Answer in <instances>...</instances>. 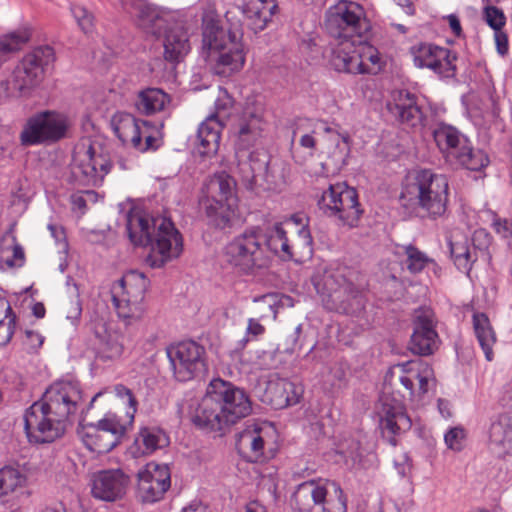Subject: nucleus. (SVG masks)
I'll list each match as a JSON object with an SVG mask.
<instances>
[{"label": "nucleus", "mask_w": 512, "mask_h": 512, "mask_svg": "<svg viewBox=\"0 0 512 512\" xmlns=\"http://www.w3.org/2000/svg\"><path fill=\"white\" fill-rule=\"evenodd\" d=\"M453 160L471 171H480L489 164L488 156L482 150L473 149L470 141L464 145Z\"/></svg>", "instance_id": "a19ab883"}, {"label": "nucleus", "mask_w": 512, "mask_h": 512, "mask_svg": "<svg viewBox=\"0 0 512 512\" xmlns=\"http://www.w3.org/2000/svg\"><path fill=\"white\" fill-rule=\"evenodd\" d=\"M162 34L165 61L172 65L179 64L191 51L189 28L174 18Z\"/></svg>", "instance_id": "cd10ccee"}, {"label": "nucleus", "mask_w": 512, "mask_h": 512, "mask_svg": "<svg viewBox=\"0 0 512 512\" xmlns=\"http://www.w3.org/2000/svg\"><path fill=\"white\" fill-rule=\"evenodd\" d=\"M223 258L232 268L243 274H252L255 270L269 265L271 256L263 244L260 228L246 229L226 244Z\"/></svg>", "instance_id": "6e6552de"}, {"label": "nucleus", "mask_w": 512, "mask_h": 512, "mask_svg": "<svg viewBox=\"0 0 512 512\" xmlns=\"http://www.w3.org/2000/svg\"><path fill=\"white\" fill-rule=\"evenodd\" d=\"M433 137L447 161H452L469 141L457 128L446 123L437 125L433 131Z\"/></svg>", "instance_id": "72a5a7b5"}, {"label": "nucleus", "mask_w": 512, "mask_h": 512, "mask_svg": "<svg viewBox=\"0 0 512 512\" xmlns=\"http://www.w3.org/2000/svg\"><path fill=\"white\" fill-rule=\"evenodd\" d=\"M30 34L26 30H18L0 37V59L22 48L29 40Z\"/></svg>", "instance_id": "a18cd8bd"}, {"label": "nucleus", "mask_w": 512, "mask_h": 512, "mask_svg": "<svg viewBox=\"0 0 512 512\" xmlns=\"http://www.w3.org/2000/svg\"><path fill=\"white\" fill-rule=\"evenodd\" d=\"M357 55L361 57L363 66L365 69H371L372 73H376L380 68V56L378 50L373 46H365L361 52H357Z\"/></svg>", "instance_id": "3c124183"}, {"label": "nucleus", "mask_w": 512, "mask_h": 512, "mask_svg": "<svg viewBox=\"0 0 512 512\" xmlns=\"http://www.w3.org/2000/svg\"><path fill=\"white\" fill-rule=\"evenodd\" d=\"M473 250H486L490 245V236L484 229L476 230L473 234Z\"/></svg>", "instance_id": "680f3d73"}, {"label": "nucleus", "mask_w": 512, "mask_h": 512, "mask_svg": "<svg viewBox=\"0 0 512 512\" xmlns=\"http://www.w3.org/2000/svg\"><path fill=\"white\" fill-rule=\"evenodd\" d=\"M112 124L119 139L130 142L135 149L145 152L157 148V139L143 130L151 124L149 121L137 119L130 113L118 112L113 116Z\"/></svg>", "instance_id": "a878e982"}, {"label": "nucleus", "mask_w": 512, "mask_h": 512, "mask_svg": "<svg viewBox=\"0 0 512 512\" xmlns=\"http://www.w3.org/2000/svg\"><path fill=\"white\" fill-rule=\"evenodd\" d=\"M248 3L251 4L254 11H260L263 19H266L268 22L271 20L278 7L275 0H250Z\"/></svg>", "instance_id": "6e6d98bb"}, {"label": "nucleus", "mask_w": 512, "mask_h": 512, "mask_svg": "<svg viewBox=\"0 0 512 512\" xmlns=\"http://www.w3.org/2000/svg\"><path fill=\"white\" fill-rule=\"evenodd\" d=\"M54 60V50L50 46H39L27 53L10 74L15 85L14 91L28 94L41 82L46 69Z\"/></svg>", "instance_id": "a211bd4d"}, {"label": "nucleus", "mask_w": 512, "mask_h": 512, "mask_svg": "<svg viewBox=\"0 0 512 512\" xmlns=\"http://www.w3.org/2000/svg\"><path fill=\"white\" fill-rule=\"evenodd\" d=\"M414 65L427 68L441 78H453L457 73V54L432 43H419L411 47Z\"/></svg>", "instance_id": "412c9836"}, {"label": "nucleus", "mask_w": 512, "mask_h": 512, "mask_svg": "<svg viewBox=\"0 0 512 512\" xmlns=\"http://www.w3.org/2000/svg\"><path fill=\"white\" fill-rule=\"evenodd\" d=\"M265 332L264 326L256 319L250 318L246 328V333L253 339H257L258 336Z\"/></svg>", "instance_id": "338daca9"}, {"label": "nucleus", "mask_w": 512, "mask_h": 512, "mask_svg": "<svg viewBox=\"0 0 512 512\" xmlns=\"http://www.w3.org/2000/svg\"><path fill=\"white\" fill-rule=\"evenodd\" d=\"M26 478L20 470L13 466H4L0 469V499L23 486Z\"/></svg>", "instance_id": "37998d69"}, {"label": "nucleus", "mask_w": 512, "mask_h": 512, "mask_svg": "<svg viewBox=\"0 0 512 512\" xmlns=\"http://www.w3.org/2000/svg\"><path fill=\"white\" fill-rule=\"evenodd\" d=\"M404 252L406 259L403 261V265L411 274L422 272L430 264L435 265L433 259L412 244L404 246Z\"/></svg>", "instance_id": "c03bdc74"}, {"label": "nucleus", "mask_w": 512, "mask_h": 512, "mask_svg": "<svg viewBox=\"0 0 512 512\" xmlns=\"http://www.w3.org/2000/svg\"><path fill=\"white\" fill-rule=\"evenodd\" d=\"M290 504L293 512H347V497L341 485L328 479L300 483Z\"/></svg>", "instance_id": "423d86ee"}, {"label": "nucleus", "mask_w": 512, "mask_h": 512, "mask_svg": "<svg viewBox=\"0 0 512 512\" xmlns=\"http://www.w3.org/2000/svg\"><path fill=\"white\" fill-rule=\"evenodd\" d=\"M14 81L13 78L9 75V77L5 80L0 81V103L9 97H21L23 94L21 91H14Z\"/></svg>", "instance_id": "bf43d9fd"}, {"label": "nucleus", "mask_w": 512, "mask_h": 512, "mask_svg": "<svg viewBox=\"0 0 512 512\" xmlns=\"http://www.w3.org/2000/svg\"><path fill=\"white\" fill-rule=\"evenodd\" d=\"M326 216L336 217L343 225L354 227L362 214L357 191L345 183L331 184L317 201Z\"/></svg>", "instance_id": "dca6fc26"}, {"label": "nucleus", "mask_w": 512, "mask_h": 512, "mask_svg": "<svg viewBox=\"0 0 512 512\" xmlns=\"http://www.w3.org/2000/svg\"><path fill=\"white\" fill-rule=\"evenodd\" d=\"M406 193L423 217L437 219L447 211L449 181L444 174L431 169H420L407 186Z\"/></svg>", "instance_id": "0eeeda50"}, {"label": "nucleus", "mask_w": 512, "mask_h": 512, "mask_svg": "<svg viewBox=\"0 0 512 512\" xmlns=\"http://www.w3.org/2000/svg\"><path fill=\"white\" fill-rule=\"evenodd\" d=\"M399 370V381L408 390L411 397L422 398L429 391V382L434 379L432 366L422 360L415 359L394 366Z\"/></svg>", "instance_id": "bb28decb"}, {"label": "nucleus", "mask_w": 512, "mask_h": 512, "mask_svg": "<svg viewBox=\"0 0 512 512\" xmlns=\"http://www.w3.org/2000/svg\"><path fill=\"white\" fill-rule=\"evenodd\" d=\"M81 402L79 382L59 380L51 384L41 400L34 402L24 413V429L29 442L52 443L62 437Z\"/></svg>", "instance_id": "f257e3e1"}, {"label": "nucleus", "mask_w": 512, "mask_h": 512, "mask_svg": "<svg viewBox=\"0 0 512 512\" xmlns=\"http://www.w3.org/2000/svg\"><path fill=\"white\" fill-rule=\"evenodd\" d=\"M129 425L112 413H107L97 423L79 422L77 434L83 444L93 452L108 453L121 441Z\"/></svg>", "instance_id": "4468645a"}, {"label": "nucleus", "mask_w": 512, "mask_h": 512, "mask_svg": "<svg viewBox=\"0 0 512 512\" xmlns=\"http://www.w3.org/2000/svg\"><path fill=\"white\" fill-rule=\"evenodd\" d=\"M206 215L217 228L231 224L237 208L236 181L225 171L215 173L206 184Z\"/></svg>", "instance_id": "9d476101"}, {"label": "nucleus", "mask_w": 512, "mask_h": 512, "mask_svg": "<svg viewBox=\"0 0 512 512\" xmlns=\"http://www.w3.org/2000/svg\"><path fill=\"white\" fill-rule=\"evenodd\" d=\"M312 281L327 310L358 319L365 318L367 299L364 292L342 273L325 270L322 274H316Z\"/></svg>", "instance_id": "39448f33"}, {"label": "nucleus", "mask_w": 512, "mask_h": 512, "mask_svg": "<svg viewBox=\"0 0 512 512\" xmlns=\"http://www.w3.org/2000/svg\"><path fill=\"white\" fill-rule=\"evenodd\" d=\"M45 337L36 330L25 329L20 335L22 349L28 354H36L43 346Z\"/></svg>", "instance_id": "de8ad7c7"}, {"label": "nucleus", "mask_w": 512, "mask_h": 512, "mask_svg": "<svg viewBox=\"0 0 512 512\" xmlns=\"http://www.w3.org/2000/svg\"><path fill=\"white\" fill-rule=\"evenodd\" d=\"M17 316L12 310L0 319V346L7 345L15 333Z\"/></svg>", "instance_id": "8fccbe9b"}, {"label": "nucleus", "mask_w": 512, "mask_h": 512, "mask_svg": "<svg viewBox=\"0 0 512 512\" xmlns=\"http://www.w3.org/2000/svg\"><path fill=\"white\" fill-rule=\"evenodd\" d=\"M449 247L454 264L456 265L458 270L466 272L468 274L472 268V264L477 259L476 254L471 250V248L468 245V242H450Z\"/></svg>", "instance_id": "79ce46f5"}, {"label": "nucleus", "mask_w": 512, "mask_h": 512, "mask_svg": "<svg viewBox=\"0 0 512 512\" xmlns=\"http://www.w3.org/2000/svg\"><path fill=\"white\" fill-rule=\"evenodd\" d=\"M243 14L247 20V25L253 31H261L267 26L268 21L266 19H263L262 13L260 11L257 12L255 10L254 12V9H252L250 3L245 4L243 8Z\"/></svg>", "instance_id": "864d4df0"}, {"label": "nucleus", "mask_w": 512, "mask_h": 512, "mask_svg": "<svg viewBox=\"0 0 512 512\" xmlns=\"http://www.w3.org/2000/svg\"><path fill=\"white\" fill-rule=\"evenodd\" d=\"M494 39L496 44V50L500 56H505L508 53L509 50V43H508V36L507 34L502 30H495L494 31Z\"/></svg>", "instance_id": "e2e57ef3"}, {"label": "nucleus", "mask_w": 512, "mask_h": 512, "mask_svg": "<svg viewBox=\"0 0 512 512\" xmlns=\"http://www.w3.org/2000/svg\"><path fill=\"white\" fill-rule=\"evenodd\" d=\"M258 359L255 361L254 365L259 369H269L271 367V362L273 361V356L271 352L268 351H257Z\"/></svg>", "instance_id": "774afa93"}, {"label": "nucleus", "mask_w": 512, "mask_h": 512, "mask_svg": "<svg viewBox=\"0 0 512 512\" xmlns=\"http://www.w3.org/2000/svg\"><path fill=\"white\" fill-rule=\"evenodd\" d=\"M233 99L226 90L220 89L214 103V112L210 113L199 125L196 137V150L202 157H211L219 149L221 130L229 120Z\"/></svg>", "instance_id": "ddd939ff"}, {"label": "nucleus", "mask_w": 512, "mask_h": 512, "mask_svg": "<svg viewBox=\"0 0 512 512\" xmlns=\"http://www.w3.org/2000/svg\"><path fill=\"white\" fill-rule=\"evenodd\" d=\"M131 478L120 468L102 469L92 474L91 495L94 499L114 503L122 500L130 487Z\"/></svg>", "instance_id": "4be33fe9"}, {"label": "nucleus", "mask_w": 512, "mask_h": 512, "mask_svg": "<svg viewBox=\"0 0 512 512\" xmlns=\"http://www.w3.org/2000/svg\"><path fill=\"white\" fill-rule=\"evenodd\" d=\"M491 450L502 457L512 450V416L502 413L492 419L489 428Z\"/></svg>", "instance_id": "2f4dec72"}, {"label": "nucleus", "mask_w": 512, "mask_h": 512, "mask_svg": "<svg viewBox=\"0 0 512 512\" xmlns=\"http://www.w3.org/2000/svg\"><path fill=\"white\" fill-rule=\"evenodd\" d=\"M473 329L478 343L487 361L494 359L493 347L496 344V333L485 313L476 312L472 316Z\"/></svg>", "instance_id": "ea45409f"}, {"label": "nucleus", "mask_w": 512, "mask_h": 512, "mask_svg": "<svg viewBox=\"0 0 512 512\" xmlns=\"http://www.w3.org/2000/svg\"><path fill=\"white\" fill-rule=\"evenodd\" d=\"M387 108L402 124L413 128L422 125L424 114L417 103L416 95L408 90L395 91Z\"/></svg>", "instance_id": "c756f323"}, {"label": "nucleus", "mask_w": 512, "mask_h": 512, "mask_svg": "<svg viewBox=\"0 0 512 512\" xmlns=\"http://www.w3.org/2000/svg\"><path fill=\"white\" fill-rule=\"evenodd\" d=\"M111 170V162L91 143L76 146L71 165V181L78 187H96Z\"/></svg>", "instance_id": "f8f14e48"}, {"label": "nucleus", "mask_w": 512, "mask_h": 512, "mask_svg": "<svg viewBox=\"0 0 512 512\" xmlns=\"http://www.w3.org/2000/svg\"><path fill=\"white\" fill-rule=\"evenodd\" d=\"M116 396L122 400L123 404L126 407V418L127 420L124 422L127 425H131L134 421V416L137 411V400L133 394V392L122 384H118L114 388Z\"/></svg>", "instance_id": "49530a36"}, {"label": "nucleus", "mask_w": 512, "mask_h": 512, "mask_svg": "<svg viewBox=\"0 0 512 512\" xmlns=\"http://www.w3.org/2000/svg\"><path fill=\"white\" fill-rule=\"evenodd\" d=\"M129 240L135 246H150L146 263L161 268L180 256L183 239L173 222L164 217L149 218L139 209H131L125 216Z\"/></svg>", "instance_id": "f03ea898"}, {"label": "nucleus", "mask_w": 512, "mask_h": 512, "mask_svg": "<svg viewBox=\"0 0 512 512\" xmlns=\"http://www.w3.org/2000/svg\"><path fill=\"white\" fill-rule=\"evenodd\" d=\"M353 41L341 40L339 45L332 50L330 64L338 72H346L351 74H371V69H365L361 57L357 55V51H351Z\"/></svg>", "instance_id": "473e14b6"}, {"label": "nucleus", "mask_w": 512, "mask_h": 512, "mask_svg": "<svg viewBox=\"0 0 512 512\" xmlns=\"http://www.w3.org/2000/svg\"><path fill=\"white\" fill-rule=\"evenodd\" d=\"M148 285L149 280L144 273L136 270L129 271L112 285L114 308L126 324H132L144 315V297Z\"/></svg>", "instance_id": "1a4fd4ad"}, {"label": "nucleus", "mask_w": 512, "mask_h": 512, "mask_svg": "<svg viewBox=\"0 0 512 512\" xmlns=\"http://www.w3.org/2000/svg\"><path fill=\"white\" fill-rule=\"evenodd\" d=\"M465 439L466 432L462 426L451 427L444 434V442L446 446L455 452L463 450Z\"/></svg>", "instance_id": "09e8293b"}, {"label": "nucleus", "mask_w": 512, "mask_h": 512, "mask_svg": "<svg viewBox=\"0 0 512 512\" xmlns=\"http://www.w3.org/2000/svg\"><path fill=\"white\" fill-rule=\"evenodd\" d=\"M303 392L304 389L301 384L283 378L271 380L267 386V393L271 396V401L278 408L299 403Z\"/></svg>", "instance_id": "c9c22d12"}, {"label": "nucleus", "mask_w": 512, "mask_h": 512, "mask_svg": "<svg viewBox=\"0 0 512 512\" xmlns=\"http://www.w3.org/2000/svg\"><path fill=\"white\" fill-rule=\"evenodd\" d=\"M218 402L214 399V393L211 390L210 384L206 389V393L201 401L198 403L194 414L192 415L193 423L205 430L220 431L225 427L222 421L221 414L219 413Z\"/></svg>", "instance_id": "7c9ffc66"}, {"label": "nucleus", "mask_w": 512, "mask_h": 512, "mask_svg": "<svg viewBox=\"0 0 512 512\" xmlns=\"http://www.w3.org/2000/svg\"><path fill=\"white\" fill-rule=\"evenodd\" d=\"M302 332V324L295 327L292 334H290L285 340L284 352L292 354L297 348H300L299 339Z\"/></svg>", "instance_id": "052dcab7"}, {"label": "nucleus", "mask_w": 512, "mask_h": 512, "mask_svg": "<svg viewBox=\"0 0 512 512\" xmlns=\"http://www.w3.org/2000/svg\"><path fill=\"white\" fill-rule=\"evenodd\" d=\"M210 386L214 393V399L218 402L219 413L225 427L250 415L252 402L244 389L220 378L211 380Z\"/></svg>", "instance_id": "6ab92c4d"}, {"label": "nucleus", "mask_w": 512, "mask_h": 512, "mask_svg": "<svg viewBox=\"0 0 512 512\" xmlns=\"http://www.w3.org/2000/svg\"><path fill=\"white\" fill-rule=\"evenodd\" d=\"M71 13L84 33H89L93 27V16L87 9L80 5H72Z\"/></svg>", "instance_id": "603ef678"}, {"label": "nucleus", "mask_w": 512, "mask_h": 512, "mask_svg": "<svg viewBox=\"0 0 512 512\" xmlns=\"http://www.w3.org/2000/svg\"><path fill=\"white\" fill-rule=\"evenodd\" d=\"M81 314L82 304L80 299L77 297L75 300L71 301L66 318L70 320L73 325H77L81 318Z\"/></svg>", "instance_id": "0e129e2a"}, {"label": "nucleus", "mask_w": 512, "mask_h": 512, "mask_svg": "<svg viewBox=\"0 0 512 512\" xmlns=\"http://www.w3.org/2000/svg\"><path fill=\"white\" fill-rule=\"evenodd\" d=\"M71 127L68 115L57 110H43L30 116L19 135L25 147L49 145L67 137Z\"/></svg>", "instance_id": "9b49d317"}, {"label": "nucleus", "mask_w": 512, "mask_h": 512, "mask_svg": "<svg viewBox=\"0 0 512 512\" xmlns=\"http://www.w3.org/2000/svg\"><path fill=\"white\" fill-rule=\"evenodd\" d=\"M486 23L495 31L502 29L506 23V17L501 9L495 6H487L484 9Z\"/></svg>", "instance_id": "5fc2aeb1"}, {"label": "nucleus", "mask_w": 512, "mask_h": 512, "mask_svg": "<svg viewBox=\"0 0 512 512\" xmlns=\"http://www.w3.org/2000/svg\"><path fill=\"white\" fill-rule=\"evenodd\" d=\"M170 368L177 381L202 377L208 370L205 347L193 340L181 341L166 348Z\"/></svg>", "instance_id": "2eb2a0df"}, {"label": "nucleus", "mask_w": 512, "mask_h": 512, "mask_svg": "<svg viewBox=\"0 0 512 512\" xmlns=\"http://www.w3.org/2000/svg\"><path fill=\"white\" fill-rule=\"evenodd\" d=\"M266 126L262 105H247L239 121L235 142L238 172L248 188H252L258 178L269 181L270 156L264 149L248 151L262 136Z\"/></svg>", "instance_id": "7ed1b4c3"}, {"label": "nucleus", "mask_w": 512, "mask_h": 512, "mask_svg": "<svg viewBox=\"0 0 512 512\" xmlns=\"http://www.w3.org/2000/svg\"><path fill=\"white\" fill-rule=\"evenodd\" d=\"M325 27L333 38L348 44V40L361 37L367 29L364 9L356 2L341 0L327 11Z\"/></svg>", "instance_id": "f3484780"}, {"label": "nucleus", "mask_w": 512, "mask_h": 512, "mask_svg": "<svg viewBox=\"0 0 512 512\" xmlns=\"http://www.w3.org/2000/svg\"><path fill=\"white\" fill-rule=\"evenodd\" d=\"M499 403L502 407L512 410V379L503 386Z\"/></svg>", "instance_id": "69168bd1"}, {"label": "nucleus", "mask_w": 512, "mask_h": 512, "mask_svg": "<svg viewBox=\"0 0 512 512\" xmlns=\"http://www.w3.org/2000/svg\"><path fill=\"white\" fill-rule=\"evenodd\" d=\"M170 486V470L165 464L151 462L138 472L137 494L144 503L161 500Z\"/></svg>", "instance_id": "393cba45"}, {"label": "nucleus", "mask_w": 512, "mask_h": 512, "mask_svg": "<svg viewBox=\"0 0 512 512\" xmlns=\"http://www.w3.org/2000/svg\"><path fill=\"white\" fill-rule=\"evenodd\" d=\"M170 102L169 94L163 89L148 87L138 92L135 107L140 114L151 116L164 111Z\"/></svg>", "instance_id": "4c0bfd02"}, {"label": "nucleus", "mask_w": 512, "mask_h": 512, "mask_svg": "<svg viewBox=\"0 0 512 512\" xmlns=\"http://www.w3.org/2000/svg\"><path fill=\"white\" fill-rule=\"evenodd\" d=\"M122 7L135 19L137 26L146 34L159 37L174 20L170 11L152 5L145 0H119Z\"/></svg>", "instance_id": "5701e85b"}, {"label": "nucleus", "mask_w": 512, "mask_h": 512, "mask_svg": "<svg viewBox=\"0 0 512 512\" xmlns=\"http://www.w3.org/2000/svg\"><path fill=\"white\" fill-rule=\"evenodd\" d=\"M262 239L269 255L273 254L284 261L293 259L292 247L282 223L277 222L267 227L262 233Z\"/></svg>", "instance_id": "e433bc0d"}, {"label": "nucleus", "mask_w": 512, "mask_h": 512, "mask_svg": "<svg viewBox=\"0 0 512 512\" xmlns=\"http://www.w3.org/2000/svg\"><path fill=\"white\" fill-rule=\"evenodd\" d=\"M412 323L413 333L410 340V350L420 356L433 354L439 344L434 311L426 306L416 309Z\"/></svg>", "instance_id": "b1692460"}, {"label": "nucleus", "mask_w": 512, "mask_h": 512, "mask_svg": "<svg viewBox=\"0 0 512 512\" xmlns=\"http://www.w3.org/2000/svg\"><path fill=\"white\" fill-rule=\"evenodd\" d=\"M380 427L383 433L391 435L389 440L396 445L394 436L409 430L412 426L410 417L406 414L402 404L392 398H384L379 411Z\"/></svg>", "instance_id": "c85d7f7f"}, {"label": "nucleus", "mask_w": 512, "mask_h": 512, "mask_svg": "<svg viewBox=\"0 0 512 512\" xmlns=\"http://www.w3.org/2000/svg\"><path fill=\"white\" fill-rule=\"evenodd\" d=\"M275 434L273 426L265 422L247 423L236 436V449L247 461L262 462L273 454L266 452Z\"/></svg>", "instance_id": "aec40b11"}, {"label": "nucleus", "mask_w": 512, "mask_h": 512, "mask_svg": "<svg viewBox=\"0 0 512 512\" xmlns=\"http://www.w3.org/2000/svg\"><path fill=\"white\" fill-rule=\"evenodd\" d=\"M492 228L504 239H510L512 237V224L506 218H501L493 214Z\"/></svg>", "instance_id": "13d9d810"}, {"label": "nucleus", "mask_w": 512, "mask_h": 512, "mask_svg": "<svg viewBox=\"0 0 512 512\" xmlns=\"http://www.w3.org/2000/svg\"><path fill=\"white\" fill-rule=\"evenodd\" d=\"M0 261L8 268L23 267L25 264V254L22 246L18 243H14L12 246V256L7 258L1 257Z\"/></svg>", "instance_id": "4d7b16f0"}, {"label": "nucleus", "mask_w": 512, "mask_h": 512, "mask_svg": "<svg viewBox=\"0 0 512 512\" xmlns=\"http://www.w3.org/2000/svg\"><path fill=\"white\" fill-rule=\"evenodd\" d=\"M202 36L201 55L215 74L227 77L243 67L245 53L238 32L210 20L204 25Z\"/></svg>", "instance_id": "20e7f679"}, {"label": "nucleus", "mask_w": 512, "mask_h": 512, "mask_svg": "<svg viewBox=\"0 0 512 512\" xmlns=\"http://www.w3.org/2000/svg\"><path fill=\"white\" fill-rule=\"evenodd\" d=\"M169 444V437L157 427H143L135 438L130 452L134 457L150 455Z\"/></svg>", "instance_id": "f704fd0d"}, {"label": "nucleus", "mask_w": 512, "mask_h": 512, "mask_svg": "<svg viewBox=\"0 0 512 512\" xmlns=\"http://www.w3.org/2000/svg\"><path fill=\"white\" fill-rule=\"evenodd\" d=\"M94 335L98 340L99 353L105 359H114L123 353L121 335L108 329L107 324L102 320L94 323Z\"/></svg>", "instance_id": "58836bf2"}]
</instances>
